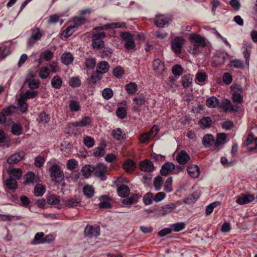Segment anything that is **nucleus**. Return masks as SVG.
<instances>
[{
    "label": "nucleus",
    "mask_w": 257,
    "mask_h": 257,
    "mask_svg": "<svg viewBox=\"0 0 257 257\" xmlns=\"http://www.w3.org/2000/svg\"><path fill=\"white\" fill-rule=\"evenodd\" d=\"M230 89L233 101L237 103V105L242 103L243 89L241 85L236 83L233 84L231 85Z\"/></svg>",
    "instance_id": "obj_1"
},
{
    "label": "nucleus",
    "mask_w": 257,
    "mask_h": 257,
    "mask_svg": "<svg viewBox=\"0 0 257 257\" xmlns=\"http://www.w3.org/2000/svg\"><path fill=\"white\" fill-rule=\"evenodd\" d=\"M50 175L53 181L57 182L61 181L64 177V174L60 168L57 165H53L50 169Z\"/></svg>",
    "instance_id": "obj_2"
},
{
    "label": "nucleus",
    "mask_w": 257,
    "mask_h": 257,
    "mask_svg": "<svg viewBox=\"0 0 257 257\" xmlns=\"http://www.w3.org/2000/svg\"><path fill=\"white\" fill-rule=\"evenodd\" d=\"M105 33L101 32L95 34L92 36V45L93 48L100 49L103 47L104 42L102 39L105 38Z\"/></svg>",
    "instance_id": "obj_3"
},
{
    "label": "nucleus",
    "mask_w": 257,
    "mask_h": 257,
    "mask_svg": "<svg viewBox=\"0 0 257 257\" xmlns=\"http://www.w3.org/2000/svg\"><path fill=\"white\" fill-rule=\"evenodd\" d=\"M219 107L225 112H235L239 109V106L237 104L233 105L231 101L227 99H223L220 102Z\"/></svg>",
    "instance_id": "obj_4"
},
{
    "label": "nucleus",
    "mask_w": 257,
    "mask_h": 257,
    "mask_svg": "<svg viewBox=\"0 0 257 257\" xmlns=\"http://www.w3.org/2000/svg\"><path fill=\"white\" fill-rule=\"evenodd\" d=\"M185 40L181 37H175L171 43V48L174 52L179 54L184 44Z\"/></svg>",
    "instance_id": "obj_5"
},
{
    "label": "nucleus",
    "mask_w": 257,
    "mask_h": 257,
    "mask_svg": "<svg viewBox=\"0 0 257 257\" xmlns=\"http://www.w3.org/2000/svg\"><path fill=\"white\" fill-rule=\"evenodd\" d=\"M190 41L195 46L204 47L206 46V42L204 38L199 35L193 34L190 35L189 38Z\"/></svg>",
    "instance_id": "obj_6"
},
{
    "label": "nucleus",
    "mask_w": 257,
    "mask_h": 257,
    "mask_svg": "<svg viewBox=\"0 0 257 257\" xmlns=\"http://www.w3.org/2000/svg\"><path fill=\"white\" fill-rule=\"evenodd\" d=\"M85 235L89 237H96L100 234V228L97 225H87L84 230Z\"/></svg>",
    "instance_id": "obj_7"
},
{
    "label": "nucleus",
    "mask_w": 257,
    "mask_h": 257,
    "mask_svg": "<svg viewBox=\"0 0 257 257\" xmlns=\"http://www.w3.org/2000/svg\"><path fill=\"white\" fill-rule=\"evenodd\" d=\"M24 151H20L11 155L7 159V162L9 164H16L21 161L25 156Z\"/></svg>",
    "instance_id": "obj_8"
},
{
    "label": "nucleus",
    "mask_w": 257,
    "mask_h": 257,
    "mask_svg": "<svg viewBox=\"0 0 257 257\" xmlns=\"http://www.w3.org/2000/svg\"><path fill=\"white\" fill-rule=\"evenodd\" d=\"M170 21V18L166 15L158 14L154 19L155 25L157 27H164Z\"/></svg>",
    "instance_id": "obj_9"
},
{
    "label": "nucleus",
    "mask_w": 257,
    "mask_h": 257,
    "mask_svg": "<svg viewBox=\"0 0 257 257\" xmlns=\"http://www.w3.org/2000/svg\"><path fill=\"white\" fill-rule=\"evenodd\" d=\"M126 24L123 22L112 23L110 24H105L102 26L98 27V30H108L115 28H126Z\"/></svg>",
    "instance_id": "obj_10"
},
{
    "label": "nucleus",
    "mask_w": 257,
    "mask_h": 257,
    "mask_svg": "<svg viewBox=\"0 0 257 257\" xmlns=\"http://www.w3.org/2000/svg\"><path fill=\"white\" fill-rule=\"evenodd\" d=\"M42 36V34L39 28H36L32 30V35L29 39L28 43L32 46L37 41L39 40Z\"/></svg>",
    "instance_id": "obj_11"
},
{
    "label": "nucleus",
    "mask_w": 257,
    "mask_h": 257,
    "mask_svg": "<svg viewBox=\"0 0 257 257\" xmlns=\"http://www.w3.org/2000/svg\"><path fill=\"white\" fill-rule=\"evenodd\" d=\"M254 199L255 197L252 195L241 194L237 198L236 202L239 205H243L252 202Z\"/></svg>",
    "instance_id": "obj_12"
},
{
    "label": "nucleus",
    "mask_w": 257,
    "mask_h": 257,
    "mask_svg": "<svg viewBox=\"0 0 257 257\" xmlns=\"http://www.w3.org/2000/svg\"><path fill=\"white\" fill-rule=\"evenodd\" d=\"M93 168L94 174L98 177L103 176L107 170L106 167L101 163L97 164L95 167H93Z\"/></svg>",
    "instance_id": "obj_13"
},
{
    "label": "nucleus",
    "mask_w": 257,
    "mask_h": 257,
    "mask_svg": "<svg viewBox=\"0 0 257 257\" xmlns=\"http://www.w3.org/2000/svg\"><path fill=\"white\" fill-rule=\"evenodd\" d=\"M177 162L181 165L187 164L190 159L189 155L185 151H181L176 156Z\"/></svg>",
    "instance_id": "obj_14"
},
{
    "label": "nucleus",
    "mask_w": 257,
    "mask_h": 257,
    "mask_svg": "<svg viewBox=\"0 0 257 257\" xmlns=\"http://www.w3.org/2000/svg\"><path fill=\"white\" fill-rule=\"evenodd\" d=\"M225 56L221 53H216L213 58V64L214 66L219 67L223 65L225 61Z\"/></svg>",
    "instance_id": "obj_15"
},
{
    "label": "nucleus",
    "mask_w": 257,
    "mask_h": 257,
    "mask_svg": "<svg viewBox=\"0 0 257 257\" xmlns=\"http://www.w3.org/2000/svg\"><path fill=\"white\" fill-rule=\"evenodd\" d=\"M154 71L157 74H161L165 70L164 63L159 59H155L153 62Z\"/></svg>",
    "instance_id": "obj_16"
},
{
    "label": "nucleus",
    "mask_w": 257,
    "mask_h": 257,
    "mask_svg": "<svg viewBox=\"0 0 257 257\" xmlns=\"http://www.w3.org/2000/svg\"><path fill=\"white\" fill-rule=\"evenodd\" d=\"M187 172L190 176L193 178H197L200 174L199 167L196 165H191L187 167Z\"/></svg>",
    "instance_id": "obj_17"
},
{
    "label": "nucleus",
    "mask_w": 257,
    "mask_h": 257,
    "mask_svg": "<svg viewBox=\"0 0 257 257\" xmlns=\"http://www.w3.org/2000/svg\"><path fill=\"white\" fill-rule=\"evenodd\" d=\"M146 99L145 97L143 95H139L135 97L133 99L134 108L136 111H138L139 108L143 105L145 104Z\"/></svg>",
    "instance_id": "obj_18"
},
{
    "label": "nucleus",
    "mask_w": 257,
    "mask_h": 257,
    "mask_svg": "<svg viewBox=\"0 0 257 257\" xmlns=\"http://www.w3.org/2000/svg\"><path fill=\"white\" fill-rule=\"evenodd\" d=\"M47 202L49 204L57 205V208L60 209L63 208V206L60 203L59 196L56 195H50L47 198Z\"/></svg>",
    "instance_id": "obj_19"
},
{
    "label": "nucleus",
    "mask_w": 257,
    "mask_h": 257,
    "mask_svg": "<svg viewBox=\"0 0 257 257\" xmlns=\"http://www.w3.org/2000/svg\"><path fill=\"white\" fill-rule=\"evenodd\" d=\"M140 169L145 172H151L154 169L153 163L149 160L142 161L140 165Z\"/></svg>",
    "instance_id": "obj_20"
},
{
    "label": "nucleus",
    "mask_w": 257,
    "mask_h": 257,
    "mask_svg": "<svg viewBox=\"0 0 257 257\" xmlns=\"http://www.w3.org/2000/svg\"><path fill=\"white\" fill-rule=\"evenodd\" d=\"M109 65L107 62L102 61L99 62L96 66V71L102 74L106 73L109 69Z\"/></svg>",
    "instance_id": "obj_21"
},
{
    "label": "nucleus",
    "mask_w": 257,
    "mask_h": 257,
    "mask_svg": "<svg viewBox=\"0 0 257 257\" xmlns=\"http://www.w3.org/2000/svg\"><path fill=\"white\" fill-rule=\"evenodd\" d=\"M175 169V165L172 163H166L163 165L161 169V173L162 175L166 176Z\"/></svg>",
    "instance_id": "obj_22"
},
{
    "label": "nucleus",
    "mask_w": 257,
    "mask_h": 257,
    "mask_svg": "<svg viewBox=\"0 0 257 257\" xmlns=\"http://www.w3.org/2000/svg\"><path fill=\"white\" fill-rule=\"evenodd\" d=\"M80 203V201L76 197H71L67 199L64 204L65 207H74L78 206Z\"/></svg>",
    "instance_id": "obj_23"
},
{
    "label": "nucleus",
    "mask_w": 257,
    "mask_h": 257,
    "mask_svg": "<svg viewBox=\"0 0 257 257\" xmlns=\"http://www.w3.org/2000/svg\"><path fill=\"white\" fill-rule=\"evenodd\" d=\"M206 103L207 106L213 108L219 107L220 102L215 96H212L206 99Z\"/></svg>",
    "instance_id": "obj_24"
},
{
    "label": "nucleus",
    "mask_w": 257,
    "mask_h": 257,
    "mask_svg": "<svg viewBox=\"0 0 257 257\" xmlns=\"http://www.w3.org/2000/svg\"><path fill=\"white\" fill-rule=\"evenodd\" d=\"M123 167L124 169L127 172H131L133 171L136 167V163L132 160H127L123 163Z\"/></svg>",
    "instance_id": "obj_25"
},
{
    "label": "nucleus",
    "mask_w": 257,
    "mask_h": 257,
    "mask_svg": "<svg viewBox=\"0 0 257 257\" xmlns=\"http://www.w3.org/2000/svg\"><path fill=\"white\" fill-rule=\"evenodd\" d=\"M8 172L10 174V177H15V179H19L22 177V170L18 168H9Z\"/></svg>",
    "instance_id": "obj_26"
},
{
    "label": "nucleus",
    "mask_w": 257,
    "mask_h": 257,
    "mask_svg": "<svg viewBox=\"0 0 257 257\" xmlns=\"http://www.w3.org/2000/svg\"><path fill=\"white\" fill-rule=\"evenodd\" d=\"M74 57L70 53H65L61 56V61L65 65H69L72 63Z\"/></svg>",
    "instance_id": "obj_27"
},
{
    "label": "nucleus",
    "mask_w": 257,
    "mask_h": 257,
    "mask_svg": "<svg viewBox=\"0 0 257 257\" xmlns=\"http://www.w3.org/2000/svg\"><path fill=\"white\" fill-rule=\"evenodd\" d=\"M214 142V137L211 135H206L202 138V143L206 147H210Z\"/></svg>",
    "instance_id": "obj_28"
},
{
    "label": "nucleus",
    "mask_w": 257,
    "mask_h": 257,
    "mask_svg": "<svg viewBox=\"0 0 257 257\" xmlns=\"http://www.w3.org/2000/svg\"><path fill=\"white\" fill-rule=\"evenodd\" d=\"M83 192L87 198H91L94 196V188L89 185H85L83 188Z\"/></svg>",
    "instance_id": "obj_29"
},
{
    "label": "nucleus",
    "mask_w": 257,
    "mask_h": 257,
    "mask_svg": "<svg viewBox=\"0 0 257 257\" xmlns=\"http://www.w3.org/2000/svg\"><path fill=\"white\" fill-rule=\"evenodd\" d=\"M51 84L53 88L59 89L62 84V79L59 76H55L52 79Z\"/></svg>",
    "instance_id": "obj_30"
},
{
    "label": "nucleus",
    "mask_w": 257,
    "mask_h": 257,
    "mask_svg": "<svg viewBox=\"0 0 257 257\" xmlns=\"http://www.w3.org/2000/svg\"><path fill=\"white\" fill-rule=\"evenodd\" d=\"M117 192L119 196L126 197L129 195L130 191L128 186L123 185L118 188Z\"/></svg>",
    "instance_id": "obj_31"
},
{
    "label": "nucleus",
    "mask_w": 257,
    "mask_h": 257,
    "mask_svg": "<svg viewBox=\"0 0 257 257\" xmlns=\"http://www.w3.org/2000/svg\"><path fill=\"white\" fill-rule=\"evenodd\" d=\"M93 166L86 165L82 167L81 172L83 176L85 178H88L90 176L91 173L93 172Z\"/></svg>",
    "instance_id": "obj_32"
},
{
    "label": "nucleus",
    "mask_w": 257,
    "mask_h": 257,
    "mask_svg": "<svg viewBox=\"0 0 257 257\" xmlns=\"http://www.w3.org/2000/svg\"><path fill=\"white\" fill-rule=\"evenodd\" d=\"M125 90L128 94H134L138 90V86L135 82H130L125 85Z\"/></svg>",
    "instance_id": "obj_33"
},
{
    "label": "nucleus",
    "mask_w": 257,
    "mask_h": 257,
    "mask_svg": "<svg viewBox=\"0 0 257 257\" xmlns=\"http://www.w3.org/2000/svg\"><path fill=\"white\" fill-rule=\"evenodd\" d=\"M44 233L43 232L37 233L34 236L33 240L32 241V243L33 244L44 243Z\"/></svg>",
    "instance_id": "obj_34"
},
{
    "label": "nucleus",
    "mask_w": 257,
    "mask_h": 257,
    "mask_svg": "<svg viewBox=\"0 0 257 257\" xmlns=\"http://www.w3.org/2000/svg\"><path fill=\"white\" fill-rule=\"evenodd\" d=\"M17 110L16 106L11 105L9 106L4 108L3 109V113L5 114L7 117L10 116L14 114Z\"/></svg>",
    "instance_id": "obj_35"
},
{
    "label": "nucleus",
    "mask_w": 257,
    "mask_h": 257,
    "mask_svg": "<svg viewBox=\"0 0 257 257\" xmlns=\"http://www.w3.org/2000/svg\"><path fill=\"white\" fill-rule=\"evenodd\" d=\"M226 138V136L224 133H220L217 134V139L214 143V146L215 148H218L221 145L224 144Z\"/></svg>",
    "instance_id": "obj_36"
},
{
    "label": "nucleus",
    "mask_w": 257,
    "mask_h": 257,
    "mask_svg": "<svg viewBox=\"0 0 257 257\" xmlns=\"http://www.w3.org/2000/svg\"><path fill=\"white\" fill-rule=\"evenodd\" d=\"M99 207L100 208L108 209L111 207L109 202V199L106 196H103L100 199V202L99 203Z\"/></svg>",
    "instance_id": "obj_37"
},
{
    "label": "nucleus",
    "mask_w": 257,
    "mask_h": 257,
    "mask_svg": "<svg viewBox=\"0 0 257 257\" xmlns=\"http://www.w3.org/2000/svg\"><path fill=\"white\" fill-rule=\"evenodd\" d=\"M5 184L9 189L15 190L17 187L16 179L11 177H9V178L6 180Z\"/></svg>",
    "instance_id": "obj_38"
},
{
    "label": "nucleus",
    "mask_w": 257,
    "mask_h": 257,
    "mask_svg": "<svg viewBox=\"0 0 257 257\" xmlns=\"http://www.w3.org/2000/svg\"><path fill=\"white\" fill-rule=\"evenodd\" d=\"M69 107L72 112H77L80 110V105L79 102L74 100L69 101Z\"/></svg>",
    "instance_id": "obj_39"
},
{
    "label": "nucleus",
    "mask_w": 257,
    "mask_h": 257,
    "mask_svg": "<svg viewBox=\"0 0 257 257\" xmlns=\"http://www.w3.org/2000/svg\"><path fill=\"white\" fill-rule=\"evenodd\" d=\"M86 21V20L84 17H75L73 19V26L76 29L77 27L84 24Z\"/></svg>",
    "instance_id": "obj_40"
},
{
    "label": "nucleus",
    "mask_w": 257,
    "mask_h": 257,
    "mask_svg": "<svg viewBox=\"0 0 257 257\" xmlns=\"http://www.w3.org/2000/svg\"><path fill=\"white\" fill-rule=\"evenodd\" d=\"M38 180V179L33 172H29L26 174L25 183H34Z\"/></svg>",
    "instance_id": "obj_41"
},
{
    "label": "nucleus",
    "mask_w": 257,
    "mask_h": 257,
    "mask_svg": "<svg viewBox=\"0 0 257 257\" xmlns=\"http://www.w3.org/2000/svg\"><path fill=\"white\" fill-rule=\"evenodd\" d=\"M11 131L13 135L16 136H19L23 133V128L20 124L14 123L11 127Z\"/></svg>",
    "instance_id": "obj_42"
},
{
    "label": "nucleus",
    "mask_w": 257,
    "mask_h": 257,
    "mask_svg": "<svg viewBox=\"0 0 257 257\" xmlns=\"http://www.w3.org/2000/svg\"><path fill=\"white\" fill-rule=\"evenodd\" d=\"M112 135L114 139L120 140L123 139L125 134L120 128H117L112 131Z\"/></svg>",
    "instance_id": "obj_43"
},
{
    "label": "nucleus",
    "mask_w": 257,
    "mask_h": 257,
    "mask_svg": "<svg viewBox=\"0 0 257 257\" xmlns=\"http://www.w3.org/2000/svg\"><path fill=\"white\" fill-rule=\"evenodd\" d=\"M182 85L185 88H188L190 86L192 81V77L190 74L186 75L182 77Z\"/></svg>",
    "instance_id": "obj_44"
},
{
    "label": "nucleus",
    "mask_w": 257,
    "mask_h": 257,
    "mask_svg": "<svg viewBox=\"0 0 257 257\" xmlns=\"http://www.w3.org/2000/svg\"><path fill=\"white\" fill-rule=\"evenodd\" d=\"M45 192L44 186L40 184H37L34 188V194L35 196H41Z\"/></svg>",
    "instance_id": "obj_45"
},
{
    "label": "nucleus",
    "mask_w": 257,
    "mask_h": 257,
    "mask_svg": "<svg viewBox=\"0 0 257 257\" xmlns=\"http://www.w3.org/2000/svg\"><path fill=\"white\" fill-rule=\"evenodd\" d=\"M154 194L149 192L146 194L143 197V202L146 205H149L153 203L154 201Z\"/></svg>",
    "instance_id": "obj_46"
},
{
    "label": "nucleus",
    "mask_w": 257,
    "mask_h": 257,
    "mask_svg": "<svg viewBox=\"0 0 257 257\" xmlns=\"http://www.w3.org/2000/svg\"><path fill=\"white\" fill-rule=\"evenodd\" d=\"M50 73V70L47 67H42L40 71L39 75L41 79H46L48 77Z\"/></svg>",
    "instance_id": "obj_47"
},
{
    "label": "nucleus",
    "mask_w": 257,
    "mask_h": 257,
    "mask_svg": "<svg viewBox=\"0 0 257 257\" xmlns=\"http://www.w3.org/2000/svg\"><path fill=\"white\" fill-rule=\"evenodd\" d=\"M76 29L74 26H70L66 29L62 34V39H66L69 37L76 31Z\"/></svg>",
    "instance_id": "obj_48"
},
{
    "label": "nucleus",
    "mask_w": 257,
    "mask_h": 257,
    "mask_svg": "<svg viewBox=\"0 0 257 257\" xmlns=\"http://www.w3.org/2000/svg\"><path fill=\"white\" fill-rule=\"evenodd\" d=\"M243 48L244 50L243 52L244 57L245 58L246 62L248 64L249 58L250 55V45L248 44H244L243 45Z\"/></svg>",
    "instance_id": "obj_49"
},
{
    "label": "nucleus",
    "mask_w": 257,
    "mask_h": 257,
    "mask_svg": "<svg viewBox=\"0 0 257 257\" xmlns=\"http://www.w3.org/2000/svg\"><path fill=\"white\" fill-rule=\"evenodd\" d=\"M163 179L162 177L159 176L155 178L154 185L156 190H160L161 188Z\"/></svg>",
    "instance_id": "obj_50"
},
{
    "label": "nucleus",
    "mask_w": 257,
    "mask_h": 257,
    "mask_svg": "<svg viewBox=\"0 0 257 257\" xmlns=\"http://www.w3.org/2000/svg\"><path fill=\"white\" fill-rule=\"evenodd\" d=\"M102 77V75L100 73L97 72L96 71L93 72L91 75L90 81L92 83H95L99 81Z\"/></svg>",
    "instance_id": "obj_51"
},
{
    "label": "nucleus",
    "mask_w": 257,
    "mask_h": 257,
    "mask_svg": "<svg viewBox=\"0 0 257 257\" xmlns=\"http://www.w3.org/2000/svg\"><path fill=\"white\" fill-rule=\"evenodd\" d=\"M185 223L183 222H178L172 224L171 226L172 231L176 232L180 231L185 228Z\"/></svg>",
    "instance_id": "obj_52"
},
{
    "label": "nucleus",
    "mask_w": 257,
    "mask_h": 257,
    "mask_svg": "<svg viewBox=\"0 0 257 257\" xmlns=\"http://www.w3.org/2000/svg\"><path fill=\"white\" fill-rule=\"evenodd\" d=\"M172 178L170 177L167 179L164 185V190L167 192H171L172 191Z\"/></svg>",
    "instance_id": "obj_53"
},
{
    "label": "nucleus",
    "mask_w": 257,
    "mask_h": 257,
    "mask_svg": "<svg viewBox=\"0 0 257 257\" xmlns=\"http://www.w3.org/2000/svg\"><path fill=\"white\" fill-rule=\"evenodd\" d=\"M231 66L235 68H243L244 64L243 62L240 60L235 59L230 62Z\"/></svg>",
    "instance_id": "obj_54"
},
{
    "label": "nucleus",
    "mask_w": 257,
    "mask_h": 257,
    "mask_svg": "<svg viewBox=\"0 0 257 257\" xmlns=\"http://www.w3.org/2000/svg\"><path fill=\"white\" fill-rule=\"evenodd\" d=\"M220 204V202L218 201L214 202L207 206H206L205 213L207 215L210 214L213 211V209L215 207Z\"/></svg>",
    "instance_id": "obj_55"
},
{
    "label": "nucleus",
    "mask_w": 257,
    "mask_h": 257,
    "mask_svg": "<svg viewBox=\"0 0 257 257\" xmlns=\"http://www.w3.org/2000/svg\"><path fill=\"white\" fill-rule=\"evenodd\" d=\"M212 120L209 117H204L199 121L200 124L205 127L210 126Z\"/></svg>",
    "instance_id": "obj_56"
},
{
    "label": "nucleus",
    "mask_w": 257,
    "mask_h": 257,
    "mask_svg": "<svg viewBox=\"0 0 257 257\" xmlns=\"http://www.w3.org/2000/svg\"><path fill=\"white\" fill-rule=\"evenodd\" d=\"M85 66L88 69H92L96 65V61L95 59L92 58H87L85 61Z\"/></svg>",
    "instance_id": "obj_57"
},
{
    "label": "nucleus",
    "mask_w": 257,
    "mask_h": 257,
    "mask_svg": "<svg viewBox=\"0 0 257 257\" xmlns=\"http://www.w3.org/2000/svg\"><path fill=\"white\" fill-rule=\"evenodd\" d=\"M83 143L88 148H91L94 145L95 141L92 138L86 136L84 138Z\"/></svg>",
    "instance_id": "obj_58"
},
{
    "label": "nucleus",
    "mask_w": 257,
    "mask_h": 257,
    "mask_svg": "<svg viewBox=\"0 0 257 257\" xmlns=\"http://www.w3.org/2000/svg\"><path fill=\"white\" fill-rule=\"evenodd\" d=\"M116 114L117 117L122 119L126 116L127 112L125 108L120 107L116 109Z\"/></svg>",
    "instance_id": "obj_59"
},
{
    "label": "nucleus",
    "mask_w": 257,
    "mask_h": 257,
    "mask_svg": "<svg viewBox=\"0 0 257 257\" xmlns=\"http://www.w3.org/2000/svg\"><path fill=\"white\" fill-rule=\"evenodd\" d=\"M104 147L105 146L103 147H98L96 148L93 151L94 156L97 157H100L103 156L105 153Z\"/></svg>",
    "instance_id": "obj_60"
},
{
    "label": "nucleus",
    "mask_w": 257,
    "mask_h": 257,
    "mask_svg": "<svg viewBox=\"0 0 257 257\" xmlns=\"http://www.w3.org/2000/svg\"><path fill=\"white\" fill-rule=\"evenodd\" d=\"M41 56L46 61H49L53 57L54 54L49 50H46L42 52Z\"/></svg>",
    "instance_id": "obj_61"
},
{
    "label": "nucleus",
    "mask_w": 257,
    "mask_h": 257,
    "mask_svg": "<svg viewBox=\"0 0 257 257\" xmlns=\"http://www.w3.org/2000/svg\"><path fill=\"white\" fill-rule=\"evenodd\" d=\"M172 73L175 76H179L182 75L183 70L181 66L179 65H175L173 66L172 69Z\"/></svg>",
    "instance_id": "obj_62"
},
{
    "label": "nucleus",
    "mask_w": 257,
    "mask_h": 257,
    "mask_svg": "<svg viewBox=\"0 0 257 257\" xmlns=\"http://www.w3.org/2000/svg\"><path fill=\"white\" fill-rule=\"evenodd\" d=\"M102 95L105 99H109L113 96V91L110 88H105L102 92Z\"/></svg>",
    "instance_id": "obj_63"
},
{
    "label": "nucleus",
    "mask_w": 257,
    "mask_h": 257,
    "mask_svg": "<svg viewBox=\"0 0 257 257\" xmlns=\"http://www.w3.org/2000/svg\"><path fill=\"white\" fill-rule=\"evenodd\" d=\"M80 84V80L77 77H72L69 80V84L72 87H78Z\"/></svg>",
    "instance_id": "obj_64"
}]
</instances>
